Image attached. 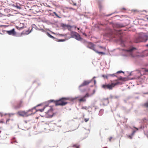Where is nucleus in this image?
Returning a JSON list of instances; mask_svg holds the SVG:
<instances>
[{"label":"nucleus","instance_id":"1","mask_svg":"<svg viewBox=\"0 0 148 148\" xmlns=\"http://www.w3.org/2000/svg\"><path fill=\"white\" fill-rule=\"evenodd\" d=\"M69 99L68 98L63 97L59 100H52V101H54L55 104L56 106H64L67 104L68 102L66 101L67 100H68Z\"/></svg>","mask_w":148,"mask_h":148},{"label":"nucleus","instance_id":"2","mask_svg":"<svg viewBox=\"0 0 148 148\" xmlns=\"http://www.w3.org/2000/svg\"><path fill=\"white\" fill-rule=\"evenodd\" d=\"M35 110V108L29 110L27 111H19L18 112V114L20 116L23 117H27L32 114H33V110Z\"/></svg>","mask_w":148,"mask_h":148},{"label":"nucleus","instance_id":"3","mask_svg":"<svg viewBox=\"0 0 148 148\" xmlns=\"http://www.w3.org/2000/svg\"><path fill=\"white\" fill-rule=\"evenodd\" d=\"M119 82H117L115 83H111L110 84H105L102 86L103 88L106 89L112 90L115 86L119 84Z\"/></svg>","mask_w":148,"mask_h":148},{"label":"nucleus","instance_id":"4","mask_svg":"<svg viewBox=\"0 0 148 148\" xmlns=\"http://www.w3.org/2000/svg\"><path fill=\"white\" fill-rule=\"evenodd\" d=\"M139 38L140 41L145 42L148 40V35L146 33H143L140 34Z\"/></svg>","mask_w":148,"mask_h":148},{"label":"nucleus","instance_id":"5","mask_svg":"<svg viewBox=\"0 0 148 148\" xmlns=\"http://www.w3.org/2000/svg\"><path fill=\"white\" fill-rule=\"evenodd\" d=\"M71 35L72 37L75 38L78 40H80L82 39L80 35L75 32H71Z\"/></svg>","mask_w":148,"mask_h":148},{"label":"nucleus","instance_id":"6","mask_svg":"<svg viewBox=\"0 0 148 148\" xmlns=\"http://www.w3.org/2000/svg\"><path fill=\"white\" fill-rule=\"evenodd\" d=\"M136 49L135 48L132 47L129 49L126 50V51L132 57H134L136 56L133 54V51Z\"/></svg>","mask_w":148,"mask_h":148},{"label":"nucleus","instance_id":"7","mask_svg":"<svg viewBox=\"0 0 148 148\" xmlns=\"http://www.w3.org/2000/svg\"><path fill=\"white\" fill-rule=\"evenodd\" d=\"M23 101L21 100L16 104L13 106V108L15 109H18L23 106Z\"/></svg>","mask_w":148,"mask_h":148},{"label":"nucleus","instance_id":"8","mask_svg":"<svg viewBox=\"0 0 148 148\" xmlns=\"http://www.w3.org/2000/svg\"><path fill=\"white\" fill-rule=\"evenodd\" d=\"M87 47L95 51L96 50L95 49V45L90 42H87Z\"/></svg>","mask_w":148,"mask_h":148},{"label":"nucleus","instance_id":"9","mask_svg":"<svg viewBox=\"0 0 148 148\" xmlns=\"http://www.w3.org/2000/svg\"><path fill=\"white\" fill-rule=\"evenodd\" d=\"M92 80H85L84 81V82L82 83L79 86V87H81L83 86H86L89 84L91 82Z\"/></svg>","mask_w":148,"mask_h":148},{"label":"nucleus","instance_id":"10","mask_svg":"<svg viewBox=\"0 0 148 148\" xmlns=\"http://www.w3.org/2000/svg\"><path fill=\"white\" fill-rule=\"evenodd\" d=\"M7 33L9 35H12L14 36L16 35V32L15 31L14 29H12L7 31Z\"/></svg>","mask_w":148,"mask_h":148},{"label":"nucleus","instance_id":"11","mask_svg":"<svg viewBox=\"0 0 148 148\" xmlns=\"http://www.w3.org/2000/svg\"><path fill=\"white\" fill-rule=\"evenodd\" d=\"M10 5L12 6L15 7L17 9H21L20 4L17 3H11L10 4Z\"/></svg>","mask_w":148,"mask_h":148},{"label":"nucleus","instance_id":"12","mask_svg":"<svg viewBox=\"0 0 148 148\" xmlns=\"http://www.w3.org/2000/svg\"><path fill=\"white\" fill-rule=\"evenodd\" d=\"M115 75L114 74H108L106 75H102L103 77L104 78L108 79V77H114Z\"/></svg>","mask_w":148,"mask_h":148},{"label":"nucleus","instance_id":"13","mask_svg":"<svg viewBox=\"0 0 148 148\" xmlns=\"http://www.w3.org/2000/svg\"><path fill=\"white\" fill-rule=\"evenodd\" d=\"M95 90H93V93H92L89 94L88 93H87L84 96V97L86 98V97H88L93 95L95 92Z\"/></svg>","mask_w":148,"mask_h":148},{"label":"nucleus","instance_id":"14","mask_svg":"<svg viewBox=\"0 0 148 148\" xmlns=\"http://www.w3.org/2000/svg\"><path fill=\"white\" fill-rule=\"evenodd\" d=\"M78 100L80 102H85L86 101V99L84 96L83 97L81 98L80 99H78Z\"/></svg>","mask_w":148,"mask_h":148},{"label":"nucleus","instance_id":"15","mask_svg":"<svg viewBox=\"0 0 148 148\" xmlns=\"http://www.w3.org/2000/svg\"><path fill=\"white\" fill-rule=\"evenodd\" d=\"M62 26L64 27H66L67 28L69 29H71V26L69 25H66V24H64L62 25Z\"/></svg>","mask_w":148,"mask_h":148},{"label":"nucleus","instance_id":"16","mask_svg":"<svg viewBox=\"0 0 148 148\" xmlns=\"http://www.w3.org/2000/svg\"><path fill=\"white\" fill-rule=\"evenodd\" d=\"M45 108H44L42 109H38L37 110H35V112L34 113H33V114H34L37 111H40L41 112H42L44 111Z\"/></svg>","mask_w":148,"mask_h":148},{"label":"nucleus","instance_id":"17","mask_svg":"<svg viewBox=\"0 0 148 148\" xmlns=\"http://www.w3.org/2000/svg\"><path fill=\"white\" fill-rule=\"evenodd\" d=\"M95 51L97 53L99 54H101L104 55L105 54V53L104 52H99L96 50Z\"/></svg>","mask_w":148,"mask_h":148},{"label":"nucleus","instance_id":"18","mask_svg":"<svg viewBox=\"0 0 148 148\" xmlns=\"http://www.w3.org/2000/svg\"><path fill=\"white\" fill-rule=\"evenodd\" d=\"M143 106L145 107L148 108V102H147L144 103Z\"/></svg>","mask_w":148,"mask_h":148},{"label":"nucleus","instance_id":"19","mask_svg":"<svg viewBox=\"0 0 148 148\" xmlns=\"http://www.w3.org/2000/svg\"><path fill=\"white\" fill-rule=\"evenodd\" d=\"M89 107H87L86 106H83L81 108V109H85L86 110H87L89 108Z\"/></svg>","mask_w":148,"mask_h":148},{"label":"nucleus","instance_id":"20","mask_svg":"<svg viewBox=\"0 0 148 148\" xmlns=\"http://www.w3.org/2000/svg\"><path fill=\"white\" fill-rule=\"evenodd\" d=\"M73 147H75L76 148H79V146L77 145H73Z\"/></svg>","mask_w":148,"mask_h":148},{"label":"nucleus","instance_id":"21","mask_svg":"<svg viewBox=\"0 0 148 148\" xmlns=\"http://www.w3.org/2000/svg\"><path fill=\"white\" fill-rule=\"evenodd\" d=\"M53 13L58 18H60V17L59 16L58 14L56 12H54Z\"/></svg>","mask_w":148,"mask_h":148},{"label":"nucleus","instance_id":"22","mask_svg":"<svg viewBox=\"0 0 148 148\" xmlns=\"http://www.w3.org/2000/svg\"><path fill=\"white\" fill-rule=\"evenodd\" d=\"M48 35L49 37H50L54 39L55 38L53 36H52V35H50V34H48Z\"/></svg>","mask_w":148,"mask_h":148},{"label":"nucleus","instance_id":"23","mask_svg":"<svg viewBox=\"0 0 148 148\" xmlns=\"http://www.w3.org/2000/svg\"><path fill=\"white\" fill-rule=\"evenodd\" d=\"M132 136V135H129L128 136V138H130V139H132V136Z\"/></svg>","mask_w":148,"mask_h":148},{"label":"nucleus","instance_id":"24","mask_svg":"<svg viewBox=\"0 0 148 148\" xmlns=\"http://www.w3.org/2000/svg\"><path fill=\"white\" fill-rule=\"evenodd\" d=\"M89 120V118H85L84 119V121L86 122H87Z\"/></svg>","mask_w":148,"mask_h":148},{"label":"nucleus","instance_id":"25","mask_svg":"<svg viewBox=\"0 0 148 148\" xmlns=\"http://www.w3.org/2000/svg\"><path fill=\"white\" fill-rule=\"evenodd\" d=\"M115 25H116V27H121L120 26L119 24H115L114 25V26H115Z\"/></svg>","mask_w":148,"mask_h":148},{"label":"nucleus","instance_id":"26","mask_svg":"<svg viewBox=\"0 0 148 148\" xmlns=\"http://www.w3.org/2000/svg\"><path fill=\"white\" fill-rule=\"evenodd\" d=\"M4 10L5 11H7V12H10V10L9 9H5Z\"/></svg>","mask_w":148,"mask_h":148},{"label":"nucleus","instance_id":"27","mask_svg":"<svg viewBox=\"0 0 148 148\" xmlns=\"http://www.w3.org/2000/svg\"><path fill=\"white\" fill-rule=\"evenodd\" d=\"M135 132H136V131H133V132H132V133L131 134L132 135V136H133L134 135V133H135Z\"/></svg>","mask_w":148,"mask_h":148},{"label":"nucleus","instance_id":"28","mask_svg":"<svg viewBox=\"0 0 148 148\" xmlns=\"http://www.w3.org/2000/svg\"><path fill=\"white\" fill-rule=\"evenodd\" d=\"M99 47L101 48L102 49H106L105 47H102V46H99Z\"/></svg>","mask_w":148,"mask_h":148},{"label":"nucleus","instance_id":"29","mask_svg":"<svg viewBox=\"0 0 148 148\" xmlns=\"http://www.w3.org/2000/svg\"><path fill=\"white\" fill-rule=\"evenodd\" d=\"M3 16H4V15L3 14H2L1 13H0V17H2Z\"/></svg>","mask_w":148,"mask_h":148},{"label":"nucleus","instance_id":"30","mask_svg":"<svg viewBox=\"0 0 148 148\" xmlns=\"http://www.w3.org/2000/svg\"><path fill=\"white\" fill-rule=\"evenodd\" d=\"M119 79L120 80H123V78L122 77H120L119 78Z\"/></svg>","mask_w":148,"mask_h":148},{"label":"nucleus","instance_id":"31","mask_svg":"<svg viewBox=\"0 0 148 148\" xmlns=\"http://www.w3.org/2000/svg\"><path fill=\"white\" fill-rule=\"evenodd\" d=\"M145 72H148V69H145Z\"/></svg>","mask_w":148,"mask_h":148},{"label":"nucleus","instance_id":"32","mask_svg":"<svg viewBox=\"0 0 148 148\" xmlns=\"http://www.w3.org/2000/svg\"><path fill=\"white\" fill-rule=\"evenodd\" d=\"M118 73H123V72L122 71H119L117 72Z\"/></svg>","mask_w":148,"mask_h":148},{"label":"nucleus","instance_id":"33","mask_svg":"<svg viewBox=\"0 0 148 148\" xmlns=\"http://www.w3.org/2000/svg\"><path fill=\"white\" fill-rule=\"evenodd\" d=\"M112 138V137H110V139H109V140H110V141H111V140Z\"/></svg>","mask_w":148,"mask_h":148},{"label":"nucleus","instance_id":"34","mask_svg":"<svg viewBox=\"0 0 148 148\" xmlns=\"http://www.w3.org/2000/svg\"><path fill=\"white\" fill-rule=\"evenodd\" d=\"M134 128H135L136 130H138V129L137 128L135 127H134Z\"/></svg>","mask_w":148,"mask_h":148},{"label":"nucleus","instance_id":"35","mask_svg":"<svg viewBox=\"0 0 148 148\" xmlns=\"http://www.w3.org/2000/svg\"><path fill=\"white\" fill-rule=\"evenodd\" d=\"M94 82L95 84L96 83V81L95 80H94Z\"/></svg>","mask_w":148,"mask_h":148},{"label":"nucleus","instance_id":"36","mask_svg":"<svg viewBox=\"0 0 148 148\" xmlns=\"http://www.w3.org/2000/svg\"><path fill=\"white\" fill-rule=\"evenodd\" d=\"M63 41V40H61L59 41Z\"/></svg>","mask_w":148,"mask_h":148},{"label":"nucleus","instance_id":"37","mask_svg":"<svg viewBox=\"0 0 148 148\" xmlns=\"http://www.w3.org/2000/svg\"><path fill=\"white\" fill-rule=\"evenodd\" d=\"M146 46L147 47H148V44H147V45H146Z\"/></svg>","mask_w":148,"mask_h":148},{"label":"nucleus","instance_id":"38","mask_svg":"<svg viewBox=\"0 0 148 148\" xmlns=\"http://www.w3.org/2000/svg\"><path fill=\"white\" fill-rule=\"evenodd\" d=\"M77 29L78 30H79V28H77Z\"/></svg>","mask_w":148,"mask_h":148},{"label":"nucleus","instance_id":"39","mask_svg":"<svg viewBox=\"0 0 148 148\" xmlns=\"http://www.w3.org/2000/svg\"><path fill=\"white\" fill-rule=\"evenodd\" d=\"M123 10H125V8H123Z\"/></svg>","mask_w":148,"mask_h":148},{"label":"nucleus","instance_id":"40","mask_svg":"<svg viewBox=\"0 0 148 148\" xmlns=\"http://www.w3.org/2000/svg\"><path fill=\"white\" fill-rule=\"evenodd\" d=\"M147 19L148 20V17L147 18Z\"/></svg>","mask_w":148,"mask_h":148},{"label":"nucleus","instance_id":"41","mask_svg":"<svg viewBox=\"0 0 148 148\" xmlns=\"http://www.w3.org/2000/svg\"><path fill=\"white\" fill-rule=\"evenodd\" d=\"M95 77H93V78H95Z\"/></svg>","mask_w":148,"mask_h":148},{"label":"nucleus","instance_id":"42","mask_svg":"<svg viewBox=\"0 0 148 148\" xmlns=\"http://www.w3.org/2000/svg\"><path fill=\"white\" fill-rule=\"evenodd\" d=\"M70 9H73V8H70Z\"/></svg>","mask_w":148,"mask_h":148}]
</instances>
